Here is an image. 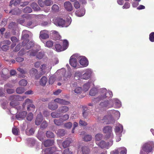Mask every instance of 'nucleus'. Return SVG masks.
I'll use <instances>...</instances> for the list:
<instances>
[{"instance_id": "20e7f679", "label": "nucleus", "mask_w": 154, "mask_h": 154, "mask_svg": "<svg viewBox=\"0 0 154 154\" xmlns=\"http://www.w3.org/2000/svg\"><path fill=\"white\" fill-rule=\"evenodd\" d=\"M53 21L57 26L67 27L70 24L72 20L70 17L68 18L66 21L60 18H56L53 20Z\"/></svg>"}, {"instance_id": "09e8293b", "label": "nucleus", "mask_w": 154, "mask_h": 154, "mask_svg": "<svg viewBox=\"0 0 154 154\" xmlns=\"http://www.w3.org/2000/svg\"><path fill=\"white\" fill-rule=\"evenodd\" d=\"M54 34V36L55 37L56 39H59L60 38V36L58 32L56 31H51Z\"/></svg>"}, {"instance_id": "5701e85b", "label": "nucleus", "mask_w": 154, "mask_h": 154, "mask_svg": "<svg viewBox=\"0 0 154 154\" xmlns=\"http://www.w3.org/2000/svg\"><path fill=\"white\" fill-rule=\"evenodd\" d=\"M112 100L113 102V105L115 104V108H119L121 107V103L119 99L117 98H113Z\"/></svg>"}, {"instance_id": "603ef678", "label": "nucleus", "mask_w": 154, "mask_h": 154, "mask_svg": "<svg viewBox=\"0 0 154 154\" xmlns=\"http://www.w3.org/2000/svg\"><path fill=\"white\" fill-rule=\"evenodd\" d=\"M12 131L13 134L15 135H18L19 132V129L16 127L13 128Z\"/></svg>"}, {"instance_id": "dca6fc26", "label": "nucleus", "mask_w": 154, "mask_h": 154, "mask_svg": "<svg viewBox=\"0 0 154 154\" xmlns=\"http://www.w3.org/2000/svg\"><path fill=\"white\" fill-rule=\"evenodd\" d=\"M92 85H94L93 83L90 81L85 83L82 86V91H88L90 86Z\"/></svg>"}, {"instance_id": "39448f33", "label": "nucleus", "mask_w": 154, "mask_h": 154, "mask_svg": "<svg viewBox=\"0 0 154 154\" xmlns=\"http://www.w3.org/2000/svg\"><path fill=\"white\" fill-rule=\"evenodd\" d=\"M103 133L106 134L105 137L106 140H113L114 135L112 132V128L109 126L103 127Z\"/></svg>"}, {"instance_id": "e2e57ef3", "label": "nucleus", "mask_w": 154, "mask_h": 154, "mask_svg": "<svg viewBox=\"0 0 154 154\" xmlns=\"http://www.w3.org/2000/svg\"><path fill=\"white\" fill-rule=\"evenodd\" d=\"M23 11L26 13H30L32 11L31 8L29 7H27L25 8L23 10Z\"/></svg>"}, {"instance_id": "58836bf2", "label": "nucleus", "mask_w": 154, "mask_h": 154, "mask_svg": "<svg viewBox=\"0 0 154 154\" xmlns=\"http://www.w3.org/2000/svg\"><path fill=\"white\" fill-rule=\"evenodd\" d=\"M31 7L35 11H38L40 9V7L35 3H32L31 5Z\"/></svg>"}, {"instance_id": "5fc2aeb1", "label": "nucleus", "mask_w": 154, "mask_h": 154, "mask_svg": "<svg viewBox=\"0 0 154 154\" xmlns=\"http://www.w3.org/2000/svg\"><path fill=\"white\" fill-rule=\"evenodd\" d=\"M57 72H60L61 73L62 75H63L64 80H65L66 79L64 78V76H65V74L66 72V70L64 68H62L60 70H59L57 71Z\"/></svg>"}, {"instance_id": "13d9d810", "label": "nucleus", "mask_w": 154, "mask_h": 154, "mask_svg": "<svg viewBox=\"0 0 154 154\" xmlns=\"http://www.w3.org/2000/svg\"><path fill=\"white\" fill-rule=\"evenodd\" d=\"M27 83V81L24 79L22 80L19 82V85L23 86H25L26 85Z\"/></svg>"}, {"instance_id": "473e14b6", "label": "nucleus", "mask_w": 154, "mask_h": 154, "mask_svg": "<svg viewBox=\"0 0 154 154\" xmlns=\"http://www.w3.org/2000/svg\"><path fill=\"white\" fill-rule=\"evenodd\" d=\"M37 25H38V24H36L35 21H29L27 23L26 26L28 27L32 28Z\"/></svg>"}, {"instance_id": "c03bdc74", "label": "nucleus", "mask_w": 154, "mask_h": 154, "mask_svg": "<svg viewBox=\"0 0 154 154\" xmlns=\"http://www.w3.org/2000/svg\"><path fill=\"white\" fill-rule=\"evenodd\" d=\"M103 134H97L95 136V140L96 142H99L102 138Z\"/></svg>"}, {"instance_id": "a19ab883", "label": "nucleus", "mask_w": 154, "mask_h": 154, "mask_svg": "<svg viewBox=\"0 0 154 154\" xmlns=\"http://www.w3.org/2000/svg\"><path fill=\"white\" fill-rule=\"evenodd\" d=\"M53 149L52 148H47L42 151V153L43 154H51L53 152L52 151Z\"/></svg>"}, {"instance_id": "4468645a", "label": "nucleus", "mask_w": 154, "mask_h": 154, "mask_svg": "<svg viewBox=\"0 0 154 154\" xmlns=\"http://www.w3.org/2000/svg\"><path fill=\"white\" fill-rule=\"evenodd\" d=\"M49 37V32L48 31L44 30L40 31L39 38L41 39H45L48 38Z\"/></svg>"}, {"instance_id": "c756f323", "label": "nucleus", "mask_w": 154, "mask_h": 154, "mask_svg": "<svg viewBox=\"0 0 154 154\" xmlns=\"http://www.w3.org/2000/svg\"><path fill=\"white\" fill-rule=\"evenodd\" d=\"M54 143V141L53 140H48L44 142V145L45 147L52 146Z\"/></svg>"}, {"instance_id": "423d86ee", "label": "nucleus", "mask_w": 154, "mask_h": 154, "mask_svg": "<svg viewBox=\"0 0 154 154\" xmlns=\"http://www.w3.org/2000/svg\"><path fill=\"white\" fill-rule=\"evenodd\" d=\"M26 97H21L20 95L11 96L10 97V99L11 100L10 104L11 106L14 107L17 105V100L22 101Z\"/></svg>"}, {"instance_id": "72a5a7b5", "label": "nucleus", "mask_w": 154, "mask_h": 154, "mask_svg": "<svg viewBox=\"0 0 154 154\" xmlns=\"http://www.w3.org/2000/svg\"><path fill=\"white\" fill-rule=\"evenodd\" d=\"M28 41L26 42V43ZM24 44L25 45V46H26V48L27 49H30L33 46V45L34 44V43L33 41H31L27 43V44H26H26L25 43ZM22 45L24 46H23V45Z\"/></svg>"}, {"instance_id": "79ce46f5", "label": "nucleus", "mask_w": 154, "mask_h": 154, "mask_svg": "<svg viewBox=\"0 0 154 154\" xmlns=\"http://www.w3.org/2000/svg\"><path fill=\"white\" fill-rule=\"evenodd\" d=\"M70 143L71 141L69 140H66L63 142L62 146L63 148H66L69 146Z\"/></svg>"}, {"instance_id": "c85d7f7f", "label": "nucleus", "mask_w": 154, "mask_h": 154, "mask_svg": "<svg viewBox=\"0 0 154 154\" xmlns=\"http://www.w3.org/2000/svg\"><path fill=\"white\" fill-rule=\"evenodd\" d=\"M58 106L54 102H51L49 103L48 105V108L52 110H55L57 109Z\"/></svg>"}, {"instance_id": "6e6d98bb", "label": "nucleus", "mask_w": 154, "mask_h": 154, "mask_svg": "<svg viewBox=\"0 0 154 154\" xmlns=\"http://www.w3.org/2000/svg\"><path fill=\"white\" fill-rule=\"evenodd\" d=\"M51 115L53 118L59 117L61 116V114L60 113L54 112L51 113Z\"/></svg>"}, {"instance_id": "de8ad7c7", "label": "nucleus", "mask_w": 154, "mask_h": 154, "mask_svg": "<svg viewBox=\"0 0 154 154\" xmlns=\"http://www.w3.org/2000/svg\"><path fill=\"white\" fill-rule=\"evenodd\" d=\"M46 136L48 138H52L54 137V135L52 132L47 131L46 133Z\"/></svg>"}, {"instance_id": "37998d69", "label": "nucleus", "mask_w": 154, "mask_h": 154, "mask_svg": "<svg viewBox=\"0 0 154 154\" xmlns=\"http://www.w3.org/2000/svg\"><path fill=\"white\" fill-rule=\"evenodd\" d=\"M54 124L57 125H60L63 122V121L60 119H55L54 120Z\"/></svg>"}, {"instance_id": "f03ea898", "label": "nucleus", "mask_w": 154, "mask_h": 154, "mask_svg": "<svg viewBox=\"0 0 154 154\" xmlns=\"http://www.w3.org/2000/svg\"><path fill=\"white\" fill-rule=\"evenodd\" d=\"M99 95L97 98L94 99L93 102H96L103 100L106 98H111L112 97V93L110 91L107 92L106 89L105 88H102L99 90Z\"/></svg>"}, {"instance_id": "a878e982", "label": "nucleus", "mask_w": 154, "mask_h": 154, "mask_svg": "<svg viewBox=\"0 0 154 154\" xmlns=\"http://www.w3.org/2000/svg\"><path fill=\"white\" fill-rule=\"evenodd\" d=\"M143 150L147 152H150L152 150V147L151 145L147 144L143 146Z\"/></svg>"}, {"instance_id": "2eb2a0df", "label": "nucleus", "mask_w": 154, "mask_h": 154, "mask_svg": "<svg viewBox=\"0 0 154 154\" xmlns=\"http://www.w3.org/2000/svg\"><path fill=\"white\" fill-rule=\"evenodd\" d=\"M123 130L122 125L119 123L117 124L115 129V132L116 135H122L121 133Z\"/></svg>"}, {"instance_id": "1a4fd4ad", "label": "nucleus", "mask_w": 154, "mask_h": 154, "mask_svg": "<svg viewBox=\"0 0 154 154\" xmlns=\"http://www.w3.org/2000/svg\"><path fill=\"white\" fill-rule=\"evenodd\" d=\"M100 105L103 108L109 109L113 107V102L112 99L105 100L100 103Z\"/></svg>"}, {"instance_id": "052dcab7", "label": "nucleus", "mask_w": 154, "mask_h": 154, "mask_svg": "<svg viewBox=\"0 0 154 154\" xmlns=\"http://www.w3.org/2000/svg\"><path fill=\"white\" fill-rule=\"evenodd\" d=\"M44 56V53L42 52H40L38 53L36 55V57L37 58L41 59L43 58Z\"/></svg>"}, {"instance_id": "49530a36", "label": "nucleus", "mask_w": 154, "mask_h": 154, "mask_svg": "<svg viewBox=\"0 0 154 154\" xmlns=\"http://www.w3.org/2000/svg\"><path fill=\"white\" fill-rule=\"evenodd\" d=\"M25 91V89L23 87H19L16 90L17 93L18 94H21L23 93Z\"/></svg>"}, {"instance_id": "774afa93", "label": "nucleus", "mask_w": 154, "mask_h": 154, "mask_svg": "<svg viewBox=\"0 0 154 154\" xmlns=\"http://www.w3.org/2000/svg\"><path fill=\"white\" fill-rule=\"evenodd\" d=\"M72 124L70 122H69L66 123L64 124V127L67 128H70L72 127Z\"/></svg>"}, {"instance_id": "9d476101", "label": "nucleus", "mask_w": 154, "mask_h": 154, "mask_svg": "<svg viewBox=\"0 0 154 154\" xmlns=\"http://www.w3.org/2000/svg\"><path fill=\"white\" fill-rule=\"evenodd\" d=\"M79 55L78 54H75L72 56L69 60V63L70 65L74 67L77 66V62L76 58L78 57Z\"/></svg>"}, {"instance_id": "864d4df0", "label": "nucleus", "mask_w": 154, "mask_h": 154, "mask_svg": "<svg viewBox=\"0 0 154 154\" xmlns=\"http://www.w3.org/2000/svg\"><path fill=\"white\" fill-rule=\"evenodd\" d=\"M53 45V42L51 41H47L45 44V46L50 48L52 47Z\"/></svg>"}, {"instance_id": "8fccbe9b", "label": "nucleus", "mask_w": 154, "mask_h": 154, "mask_svg": "<svg viewBox=\"0 0 154 154\" xmlns=\"http://www.w3.org/2000/svg\"><path fill=\"white\" fill-rule=\"evenodd\" d=\"M92 139V137L90 135H85L84 137V140L86 141H90Z\"/></svg>"}, {"instance_id": "a211bd4d", "label": "nucleus", "mask_w": 154, "mask_h": 154, "mask_svg": "<svg viewBox=\"0 0 154 154\" xmlns=\"http://www.w3.org/2000/svg\"><path fill=\"white\" fill-rule=\"evenodd\" d=\"M54 102L57 103L61 104L67 105L69 103L68 101H65L63 99H61L59 98H57L54 100Z\"/></svg>"}, {"instance_id": "e433bc0d", "label": "nucleus", "mask_w": 154, "mask_h": 154, "mask_svg": "<svg viewBox=\"0 0 154 154\" xmlns=\"http://www.w3.org/2000/svg\"><path fill=\"white\" fill-rule=\"evenodd\" d=\"M56 133L57 135L60 137L63 136L65 134V131L63 129H59Z\"/></svg>"}, {"instance_id": "0eeeda50", "label": "nucleus", "mask_w": 154, "mask_h": 154, "mask_svg": "<svg viewBox=\"0 0 154 154\" xmlns=\"http://www.w3.org/2000/svg\"><path fill=\"white\" fill-rule=\"evenodd\" d=\"M109 141L107 143L103 140H102L100 142H96V144L101 148H105L106 149H108L111 146L113 143V140H107Z\"/></svg>"}, {"instance_id": "0e129e2a", "label": "nucleus", "mask_w": 154, "mask_h": 154, "mask_svg": "<svg viewBox=\"0 0 154 154\" xmlns=\"http://www.w3.org/2000/svg\"><path fill=\"white\" fill-rule=\"evenodd\" d=\"M38 70L35 68H32L30 71V74L31 75H35L37 73Z\"/></svg>"}, {"instance_id": "680f3d73", "label": "nucleus", "mask_w": 154, "mask_h": 154, "mask_svg": "<svg viewBox=\"0 0 154 154\" xmlns=\"http://www.w3.org/2000/svg\"><path fill=\"white\" fill-rule=\"evenodd\" d=\"M35 108V106L33 104L28 105L27 107V110L28 111L32 110Z\"/></svg>"}, {"instance_id": "4d7b16f0", "label": "nucleus", "mask_w": 154, "mask_h": 154, "mask_svg": "<svg viewBox=\"0 0 154 154\" xmlns=\"http://www.w3.org/2000/svg\"><path fill=\"white\" fill-rule=\"evenodd\" d=\"M83 112H82L83 115L84 117H86L88 114V112H87V108L86 106H83Z\"/></svg>"}, {"instance_id": "ddd939ff", "label": "nucleus", "mask_w": 154, "mask_h": 154, "mask_svg": "<svg viewBox=\"0 0 154 154\" xmlns=\"http://www.w3.org/2000/svg\"><path fill=\"white\" fill-rule=\"evenodd\" d=\"M39 5L41 7H44L45 6H49L53 4V2L51 0H46L43 2L42 0H39L38 1Z\"/></svg>"}, {"instance_id": "412c9836", "label": "nucleus", "mask_w": 154, "mask_h": 154, "mask_svg": "<svg viewBox=\"0 0 154 154\" xmlns=\"http://www.w3.org/2000/svg\"><path fill=\"white\" fill-rule=\"evenodd\" d=\"M82 152L78 150V154H88L89 150L88 148L86 146H84L81 148Z\"/></svg>"}, {"instance_id": "c9c22d12", "label": "nucleus", "mask_w": 154, "mask_h": 154, "mask_svg": "<svg viewBox=\"0 0 154 154\" xmlns=\"http://www.w3.org/2000/svg\"><path fill=\"white\" fill-rule=\"evenodd\" d=\"M21 11L17 8H16L14 9L11 11L9 13H11L12 14H19L21 13Z\"/></svg>"}, {"instance_id": "bf43d9fd", "label": "nucleus", "mask_w": 154, "mask_h": 154, "mask_svg": "<svg viewBox=\"0 0 154 154\" xmlns=\"http://www.w3.org/2000/svg\"><path fill=\"white\" fill-rule=\"evenodd\" d=\"M27 141L28 143L31 144L33 146L35 142V140L32 138H28L27 139Z\"/></svg>"}, {"instance_id": "3c124183", "label": "nucleus", "mask_w": 154, "mask_h": 154, "mask_svg": "<svg viewBox=\"0 0 154 154\" xmlns=\"http://www.w3.org/2000/svg\"><path fill=\"white\" fill-rule=\"evenodd\" d=\"M120 151V154H126L127 152L126 149L124 147H122L119 149Z\"/></svg>"}, {"instance_id": "f704fd0d", "label": "nucleus", "mask_w": 154, "mask_h": 154, "mask_svg": "<svg viewBox=\"0 0 154 154\" xmlns=\"http://www.w3.org/2000/svg\"><path fill=\"white\" fill-rule=\"evenodd\" d=\"M97 92V88H94L91 89L89 91V95L91 96H94Z\"/></svg>"}, {"instance_id": "a18cd8bd", "label": "nucleus", "mask_w": 154, "mask_h": 154, "mask_svg": "<svg viewBox=\"0 0 154 154\" xmlns=\"http://www.w3.org/2000/svg\"><path fill=\"white\" fill-rule=\"evenodd\" d=\"M26 134L28 135H30L33 134L34 131L33 128H31L29 130L27 128L26 131Z\"/></svg>"}, {"instance_id": "338daca9", "label": "nucleus", "mask_w": 154, "mask_h": 154, "mask_svg": "<svg viewBox=\"0 0 154 154\" xmlns=\"http://www.w3.org/2000/svg\"><path fill=\"white\" fill-rule=\"evenodd\" d=\"M33 118V114L32 113H29L26 117L27 119L28 120L30 121L32 120Z\"/></svg>"}, {"instance_id": "69168bd1", "label": "nucleus", "mask_w": 154, "mask_h": 154, "mask_svg": "<svg viewBox=\"0 0 154 154\" xmlns=\"http://www.w3.org/2000/svg\"><path fill=\"white\" fill-rule=\"evenodd\" d=\"M149 39L151 42H154V32H152L150 34Z\"/></svg>"}, {"instance_id": "6ab92c4d", "label": "nucleus", "mask_w": 154, "mask_h": 154, "mask_svg": "<svg viewBox=\"0 0 154 154\" xmlns=\"http://www.w3.org/2000/svg\"><path fill=\"white\" fill-rule=\"evenodd\" d=\"M43 117L41 113H40L37 116L35 121V124L37 125H39L43 120Z\"/></svg>"}, {"instance_id": "f8f14e48", "label": "nucleus", "mask_w": 154, "mask_h": 154, "mask_svg": "<svg viewBox=\"0 0 154 154\" xmlns=\"http://www.w3.org/2000/svg\"><path fill=\"white\" fill-rule=\"evenodd\" d=\"M78 58L79 60V63L83 67H86L88 65V61L87 59L83 56H80Z\"/></svg>"}, {"instance_id": "b1692460", "label": "nucleus", "mask_w": 154, "mask_h": 154, "mask_svg": "<svg viewBox=\"0 0 154 154\" xmlns=\"http://www.w3.org/2000/svg\"><path fill=\"white\" fill-rule=\"evenodd\" d=\"M35 48L36 50H33L30 52V55L32 56H35L36 55V53L40 49V47L38 45H35Z\"/></svg>"}, {"instance_id": "7c9ffc66", "label": "nucleus", "mask_w": 154, "mask_h": 154, "mask_svg": "<svg viewBox=\"0 0 154 154\" xmlns=\"http://www.w3.org/2000/svg\"><path fill=\"white\" fill-rule=\"evenodd\" d=\"M55 50L58 52L63 51L66 50V48H63L61 45L59 44H56L55 45Z\"/></svg>"}, {"instance_id": "2f4dec72", "label": "nucleus", "mask_w": 154, "mask_h": 154, "mask_svg": "<svg viewBox=\"0 0 154 154\" xmlns=\"http://www.w3.org/2000/svg\"><path fill=\"white\" fill-rule=\"evenodd\" d=\"M58 110L59 112L65 113L68 111L69 108L66 106H62L60 107Z\"/></svg>"}, {"instance_id": "bb28decb", "label": "nucleus", "mask_w": 154, "mask_h": 154, "mask_svg": "<svg viewBox=\"0 0 154 154\" xmlns=\"http://www.w3.org/2000/svg\"><path fill=\"white\" fill-rule=\"evenodd\" d=\"M51 67H47L46 64H43L41 65L40 67L42 73V75H43L45 72L46 71L49 70Z\"/></svg>"}, {"instance_id": "cd10ccee", "label": "nucleus", "mask_w": 154, "mask_h": 154, "mask_svg": "<svg viewBox=\"0 0 154 154\" xmlns=\"http://www.w3.org/2000/svg\"><path fill=\"white\" fill-rule=\"evenodd\" d=\"M47 81V78L45 76H43L40 79L39 83L41 86H44L46 85Z\"/></svg>"}, {"instance_id": "f257e3e1", "label": "nucleus", "mask_w": 154, "mask_h": 154, "mask_svg": "<svg viewBox=\"0 0 154 154\" xmlns=\"http://www.w3.org/2000/svg\"><path fill=\"white\" fill-rule=\"evenodd\" d=\"M120 116V112L117 110H112L108 112V114L105 116L102 119L103 122L109 124L115 123L116 120H118Z\"/></svg>"}, {"instance_id": "4c0bfd02", "label": "nucleus", "mask_w": 154, "mask_h": 154, "mask_svg": "<svg viewBox=\"0 0 154 154\" xmlns=\"http://www.w3.org/2000/svg\"><path fill=\"white\" fill-rule=\"evenodd\" d=\"M8 28L10 29L14 30L17 28V25L15 23H11L8 26Z\"/></svg>"}, {"instance_id": "7ed1b4c3", "label": "nucleus", "mask_w": 154, "mask_h": 154, "mask_svg": "<svg viewBox=\"0 0 154 154\" xmlns=\"http://www.w3.org/2000/svg\"><path fill=\"white\" fill-rule=\"evenodd\" d=\"M82 74L80 72L78 71L75 73L74 78L77 80L80 79L88 80L91 78L93 73L92 70L90 69H87L83 71Z\"/></svg>"}, {"instance_id": "9b49d317", "label": "nucleus", "mask_w": 154, "mask_h": 154, "mask_svg": "<svg viewBox=\"0 0 154 154\" xmlns=\"http://www.w3.org/2000/svg\"><path fill=\"white\" fill-rule=\"evenodd\" d=\"M22 40H23V46H25V43L26 44V42H27V38L29 36L31 35V33L29 31L24 30H23L22 32Z\"/></svg>"}, {"instance_id": "4be33fe9", "label": "nucleus", "mask_w": 154, "mask_h": 154, "mask_svg": "<svg viewBox=\"0 0 154 154\" xmlns=\"http://www.w3.org/2000/svg\"><path fill=\"white\" fill-rule=\"evenodd\" d=\"M85 13V10L84 8H82L81 10L77 11L75 12L76 15L79 17L83 16Z\"/></svg>"}, {"instance_id": "393cba45", "label": "nucleus", "mask_w": 154, "mask_h": 154, "mask_svg": "<svg viewBox=\"0 0 154 154\" xmlns=\"http://www.w3.org/2000/svg\"><path fill=\"white\" fill-rule=\"evenodd\" d=\"M26 114L27 112H26L23 111L16 115V117L17 119L20 120L21 119H23L25 118Z\"/></svg>"}, {"instance_id": "f3484780", "label": "nucleus", "mask_w": 154, "mask_h": 154, "mask_svg": "<svg viewBox=\"0 0 154 154\" xmlns=\"http://www.w3.org/2000/svg\"><path fill=\"white\" fill-rule=\"evenodd\" d=\"M64 6L65 9L68 11H71L73 9L72 4L69 2H65L64 3Z\"/></svg>"}, {"instance_id": "aec40b11", "label": "nucleus", "mask_w": 154, "mask_h": 154, "mask_svg": "<svg viewBox=\"0 0 154 154\" xmlns=\"http://www.w3.org/2000/svg\"><path fill=\"white\" fill-rule=\"evenodd\" d=\"M9 73L8 70L6 68L3 69L2 70V74L1 75V76L5 79H7L9 78L10 77L8 74Z\"/></svg>"}, {"instance_id": "6e6552de", "label": "nucleus", "mask_w": 154, "mask_h": 154, "mask_svg": "<svg viewBox=\"0 0 154 154\" xmlns=\"http://www.w3.org/2000/svg\"><path fill=\"white\" fill-rule=\"evenodd\" d=\"M77 83L72 82L71 84V86L74 87L72 92L75 95H79L82 93V88L81 87L77 86Z\"/></svg>"}, {"instance_id": "ea45409f", "label": "nucleus", "mask_w": 154, "mask_h": 154, "mask_svg": "<svg viewBox=\"0 0 154 154\" xmlns=\"http://www.w3.org/2000/svg\"><path fill=\"white\" fill-rule=\"evenodd\" d=\"M51 10L53 12H58L60 11V8L57 5L54 4L52 6Z\"/></svg>"}]
</instances>
